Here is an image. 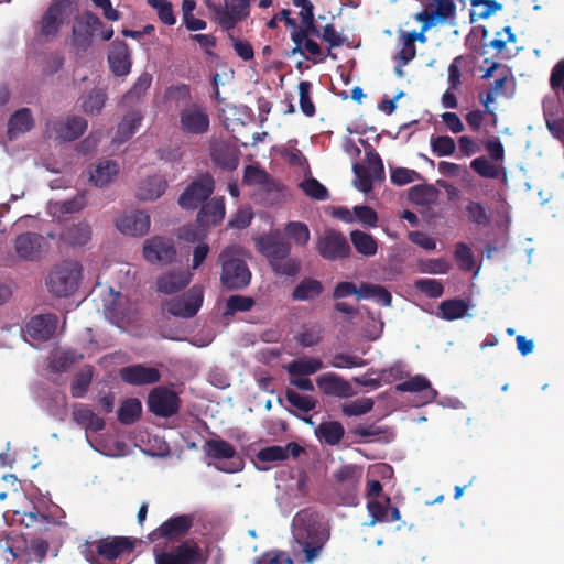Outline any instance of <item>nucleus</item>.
I'll list each match as a JSON object with an SVG mask.
<instances>
[{"instance_id":"a878e982","label":"nucleus","mask_w":564,"mask_h":564,"mask_svg":"<svg viewBox=\"0 0 564 564\" xmlns=\"http://www.w3.org/2000/svg\"><path fill=\"white\" fill-rule=\"evenodd\" d=\"M57 323L55 314H41L30 319L26 329L32 338L47 340L55 334Z\"/></svg>"},{"instance_id":"603ef678","label":"nucleus","mask_w":564,"mask_h":564,"mask_svg":"<svg viewBox=\"0 0 564 564\" xmlns=\"http://www.w3.org/2000/svg\"><path fill=\"white\" fill-rule=\"evenodd\" d=\"M470 169L485 178H498L502 167L491 163L486 156H478L470 162Z\"/></svg>"},{"instance_id":"aec40b11","label":"nucleus","mask_w":564,"mask_h":564,"mask_svg":"<svg viewBox=\"0 0 564 564\" xmlns=\"http://www.w3.org/2000/svg\"><path fill=\"white\" fill-rule=\"evenodd\" d=\"M192 273L187 270H170L156 280V290L163 294H174L184 290L192 281Z\"/></svg>"},{"instance_id":"79ce46f5","label":"nucleus","mask_w":564,"mask_h":564,"mask_svg":"<svg viewBox=\"0 0 564 564\" xmlns=\"http://www.w3.org/2000/svg\"><path fill=\"white\" fill-rule=\"evenodd\" d=\"M359 300L361 299H373L377 303L384 307H389L392 304L391 293L382 285L362 283L360 285Z\"/></svg>"},{"instance_id":"ddd939ff","label":"nucleus","mask_w":564,"mask_h":564,"mask_svg":"<svg viewBox=\"0 0 564 564\" xmlns=\"http://www.w3.org/2000/svg\"><path fill=\"white\" fill-rule=\"evenodd\" d=\"M18 257L24 261H39L50 250V243L44 236L36 232L20 234L14 240Z\"/></svg>"},{"instance_id":"b1692460","label":"nucleus","mask_w":564,"mask_h":564,"mask_svg":"<svg viewBox=\"0 0 564 564\" xmlns=\"http://www.w3.org/2000/svg\"><path fill=\"white\" fill-rule=\"evenodd\" d=\"M111 72L116 76H126L131 69V56L129 46L124 41L116 40L111 44L108 55Z\"/></svg>"},{"instance_id":"c85d7f7f","label":"nucleus","mask_w":564,"mask_h":564,"mask_svg":"<svg viewBox=\"0 0 564 564\" xmlns=\"http://www.w3.org/2000/svg\"><path fill=\"white\" fill-rule=\"evenodd\" d=\"M167 186L166 180L161 175H152L141 182L137 191V197L141 200H154L160 198Z\"/></svg>"},{"instance_id":"412c9836","label":"nucleus","mask_w":564,"mask_h":564,"mask_svg":"<svg viewBox=\"0 0 564 564\" xmlns=\"http://www.w3.org/2000/svg\"><path fill=\"white\" fill-rule=\"evenodd\" d=\"M28 550V540L15 530L0 531V552L6 561L17 560L24 556Z\"/></svg>"},{"instance_id":"de8ad7c7","label":"nucleus","mask_w":564,"mask_h":564,"mask_svg":"<svg viewBox=\"0 0 564 564\" xmlns=\"http://www.w3.org/2000/svg\"><path fill=\"white\" fill-rule=\"evenodd\" d=\"M284 234L300 247L306 246L311 238L307 225L302 221L293 220L286 223L284 226Z\"/></svg>"},{"instance_id":"2f4dec72","label":"nucleus","mask_w":564,"mask_h":564,"mask_svg":"<svg viewBox=\"0 0 564 564\" xmlns=\"http://www.w3.org/2000/svg\"><path fill=\"white\" fill-rule=\"evenodd\" d=\"M324 292L323 283L314 278H304L292 291L293 301H314Z\"/></svg>"},{"instance_id":"338daca9","label":"nucleus","mask_w":564,"mask_h":564,"mask_svg":"<svg viewBox=\"0 0 564 564\" xmlns=\"http://www.w3.org/2000/svg\"><path fill=\"white\" fill-rule=\"evenodd\" d=\"M420 271L429 274H445L452 268L451 263L444 259H426L420 261Z\"/></svg>"},{"instance_id":"393cba45","label":"nucleus","mask_w":564,"mask_h":564,"mask_svg":"<svg viewBox=\"0 0 564 564\" xmlns=\"http://www.w3.org/2000/svg\"><path fill=\"white\" fill-rule=\"evenodd\" d=\"M226 214L225 198L214 197L202 205L197 214V223L200 227H212L219 225Z\"/></svg>"},{"instance_id":"5fc2aeb1","label":"nucleus","mask_w":564,"mask_h":564,"mask_svg":"<svg viewBox=\"0 0 564 564\" xmlns=\"http://www.w3.org/2000/svg\"><path fill=\"white\" fill-rule=\"evenodd\" d=\"M430 145L436 156H451L456 151V142L449 135H432Z\"/></svg>"},{"instance_id":"680f3d73","label":"nucleus","mask_w":564,"mask_h":564,"mask_svg":"<svg viewBox=\"0 0 564 564\" xmlns=\"http://www.w3.org/2000/svg\"><path fill=\"white\" fill-rule=\"evenodd\" d=\"M414 288L431 299L441 297L444 293L443 284L435 279H417L414 281Z\"/></svg>"},{"instance_id":"f704fd0d","label":"nucleus","mask_w":564,"mask_h":564,"mask_svg":"<svg viewBox=\"0 0 564 564\" xmlns=\"http://www.w3.org/2000/svg\"><path fill=\"white\" fill-rule=\"evenodd\" d=\"M324 365L318 358H299L285 366L290 377H307L323 369Z\"/></svg>"},{"instance_id":"a19ab883","label":"nucleus","mask_w":564,"mask_h":564,"mask_svg":"<svg viewBox=\"0 0 564 564\" xmlns=\"http://www.w3.org/2000/svg\"><path fill=\"white\" fill-rule=\"evenodd\" d=\"M63 14L62 4L53 3L46 10L42 18L41 32L45 36L55 35L61 26V17Z\"/></svg>"},{"instance_id":"0eeeda50","label":"nucleus","mask_w":564,"mask_h":564,"mask_svg":"<svg viewBox=\"0 0 564 564\" xmlns=\"http://www.w3.org/2000/svg\"><path fill=\"white\" fill-rule=\"evenodd\" d=\"M206 455L213 459H227L228 462L218 463L215 467L224 473H238L243 468L242 458L237 455L235 447L221 438L208 440L205 444Z\"/></svg>"},{"instance_id":"f257e3e1","label":"nucleus","mask_w":564,"mask_h":564,"mask_svg":"<svg viewBox=\"0 0 564 564\" xmlns=\"http://www.w3.org/2000/svg\"><path fill=\"white\" fill-rule=\"evenodd\" d=\"M292 535L299 550L304 553L305 561L312 563L328 541L329 531L317 511L305 508L293 517Z\"/></svg>"},{"instance_id":"09e8293b","label":"nucleus","mask_w":564,"mask_h":564,"mask_svg":"<svg viewBox=\"0 0 564 564\" xmlns=\"http://www.w3.org/2000/svg\"><path fill=\"white\" fill-rule=\"evenodd\" d=\"M394 389L398 392H421L429 389L432 399L437 394L436 390L431 388L429 379L421 375H416L406 381L398 383Z\"/></svg>"},{"instance_id":"2eb2a0df","label":"nucleus","mask_w":564,"mask_h":564,"mask_svg":"<svg viewBox=\"0 0 564 564\" xmlns=\"http://www.w3.org/2000/svg\"><path fill=\"white\" fill-rule=\"evenodd\" d=\"M102 26V21L95 13L84 12L73 28L72 42L74 47L78 52L87 51L93 43L94 32Z\"/></svg>"},{"instance_id":"bb28decb","label":"nucleus","mask_w":564,"mask_h":564,"mask_svg":"<svg viewBox=\"0 0 564 564\" xmlns=\"http://www.w3.org/2000/svg\"><path fill=\"white\" fill-rule=\"evenodd\" d=\"M239 150L236 145L219 142L212 147L210 156L213 162L228 171H232L239 163Z\"/></svg>"},{"instance_id":"dca6fc26","label":"nucleus","mask_w":564,"mask_h":564,"mask_svg":"<svg viewBox=\"0 0 564 564\" xmlns=\"http://www.w3.org/2000/svg\"><path fill=\"white\" fill-rule=\"evenodd\" d=\"M193 527V517L189 514L174 516L164 521L159 528L149 534L151 542L160 539L177 541L187 535Z\"/></svg>"},{"instance_id":"3c124183","label":"nucleus","mask_w":564,"mask_h":564,"mask_svg":"<svg viewBox=\"0 0 564 564\" xmlns=\"http://www.w3.org/2000/svg\"><path fill=\"white\" fill-rule=\"evenodd\" d=\"M285 400L293 408L304 413L313 411L318 403L314 397L301 394L292 389L285 391Z\"/></svg>"},{"instance_id":"052dcab7","label":"nucleus","mask_w":564,"mask_h":564,"mask_svg":"<svg viewBox=\"0 0 564 564\" xmlns=\"http://www.w3.org/2000/svg\"><path fill=\"white\" fill-rule=\"evenodd\" d=\"M312 84L307 80H302L299 84L300 108L306 117H313L316 112L315 105L311 98Z\"/></svg>"},{"instance_id":"e2e57ef3","label":"nucleus","mask_w":564,"mask_h":564,"mask_svg":"<svg viewBox=\"0 0 564 564\" xmlns=\"http://www.w3.org/2000/svg\"><path fill=\"white\" fill-rule=\"evenodd\" d=\"M254 303L251 296L231 295L227 300L225 315H234L237 312H248L254 306Z\"/></svg>"},{"instance_id":"423d86ee","label":"nucleus","mask_w":564,"mask_h":564,"mask_svg":"<svg viewBox=\"0 0 564 564\" xmlns=\"http://www.w3.org/2000/svg\"><path fill=\"white\" fill-rule=\"evenodd\" d=\"M206 557L193 539L185 540L170 551H155V564H205Z\"/></svg>"},{"instance_id":"a18cd8bd","label":"nucleus","mask_w":564,"mask_h":564,"mask_svg":"<svg viewBox=\"0 0 564 564\" xmlns=\"http://www.w3.org/2000/svg\"><path fill=\"white\" fill-rule=\"evenodd\" d=\"M94 377V367L86 365L74 378L70 384L73 398H83L88 391Z\"/></svg>"},{"instance_id":"49530a36","label":"nucleus","mask_w":564,"mask_h":564,"mask_svg":"<svg viewBox=\"0 0 564 564\" xmlns=\"http://www.w3.org/2000/svg\"><path fill=\"white\" fill-rule=\"evenodd\" d=\"M142 413L141 402L135 398L127 399L122 402L118 410V420L122 424L129 425L134 423Z\"/></svg>"},{"instance_id":"a211bd4d","label":"nucleus","mask_w":564,"mask_h":564,"mask_svg":"<svg viewBox=\"0 0 564 564\" xmlns=\"http://www.w3.org/2000/svg\"><path fill=\"white\" fill-rule=\"evenodd\" d=\"M119 375L123 382L131 386L153 384L161 379V373L156 368L143 364L122 367Z\"/></svg>"},{"instance_id":"4be33fe9","label":"nucleus","mask_w":564,"mask_h":564,"mask_svg":"<svg viewBox=\"0 0 564 564\" xmlns=\"http://www.w3.org/2000/svg\"><path fill=\"white\" fill-rule=\"evenodd\" d=\"M116 226L124 235L141 237L149 232L150 217L143 212L135 210L119 218Z\"/></svg>"},{"instance_id":"13d9d810","label":"nucleus","mask_w":564,"mask_h":564,"mask_svg":"<svg viewBox=\"0 0 564 564\" xmlns=\"http://www.w3.org/2000/svg\"><path fill=\"white\" fill-rule=\"evenodd\" d=\"M367 364V360L362 359L361 357L345 352L335 354L329 361V365L337 369L359 368L365 367Z\"/></svg>"},{"instance_id":"7ed1b4c3","label":"nucleus","mask_w":564,"mask_h":564,"mask_svg":"<svg viewBox=\"0 0 564 564\" xmlns=\"http://www.w3.org/2000/svg\"><path fill=\"white\" fill-rule=\"evenodd\" d=\"M82 276V267L76 261H63L54 265L46 278V288L57 297H66L73 294Z\"/></svg>"},{"instance_id":"6ab92c4d","label":"nucleus","mask_w":564,"mask_h":564,"mask_svg":"<svg viewBox=\"0 0 564 564\" xmlns=\"http://www.w3.org/2000/svg\"><path fill=\"white\" fill-rule=\"evenodd\" d=\"M318 389L325 394L337 398L352 395L351 384L335 372H326L316 378Z\"/></svg>"},{"instance_id":"39448f33","label":"nucleus","mask_w":564,"mask_h":564,"mask_svg":"<svg viewBox=\"0 0 564 564\" xmlns=\"http://www.w3.org/2000/svg\"><path fill=\"white\" fill-rule=\"evenodd\" d=\"M178 128L184 134L203 135L209 131L210 119L207 107L202 102H191L178 113Z\"/></svg>"},{"instance_id":"58836bf2","label":"nucleus","mask_w":564,"mask_h":564,"mask_svg":"<svg viewBox=\"0 0 564 564\" xmlns=\"http://www.w3.org/2000/svg\"><path fill=\"white\" fill-rule=\"evenodd\" d=\"M516 42L517 35L513 33L512 28L507 25L501 31L496 33L495 39L484 43L479 48L476 50V52L479 55L485 56L488 53L487 47H491L497 52V55H500L506 48L507 43Z\"/></svg>"},{"instance_id":"473e14b6","label":"nucleus","mask_w":564,"mask_h":564,"mask_svg":"<svg viewBox=\"0 0 564 564\" xmlns=\"http://www.w3.org/2000/svg\"><path fill=\"white\" fill-rule=\"evenodd\" d=\"M344 435V425L338 421H324L315 429V436L329 446L338 445Z\"/></svg>"},{"instance_id":"cd10ccee","label":"nucleus","mask_w":564,"mask_h":564,"mask_svg":"<svg viewBox=\"0 0 564 564\" xmlns=\"http://www.w3.org/2000/svg\"><path fill=\"white\" fill-rule=\"evenodd\" d=\"M58 238L70 247L85 246L91 239V228L86 221L72 224L62 230Z\"/></svg>"},{"instance_id":"4468645a","label":"nucleus","mask_w":564,"mask_h":564,"mask_svg":"<svg viewBox=\"0 0 564 564\" xmlns=\"http://www.w3.org/2000/svg\"><path fill=\"white\" fill-rule=\"evenodd\" d=\"M204 302L203 288L193 285L182 297H175L166 303V311L182 318H192L200 310Z\"/></svg>"},{"instance_id":"5701e85b","label":"nucleus","mask_w":564,"mask_h":564,"mask_svg":"<svg viewBox=\"0 0 564 564\" xmlns=\"http://www.w3.org/2000/svg\"><path fill=\"white\" fill-rule=\"evenodd\" d=\"M87 129V121L79 116H70L63 120L52 123V130L56 138L62 141H73L78 139Z\"/></svg>"},{"instance_id":"c03bdc74","label":"nucleus","mask_w":564,"mask_h":564,"mask_svg":"<svg viewBox=\"0 0 564 564\" xmlns=\"http://www.w3.org/2000/svg\"><path fill=\"white\" fill-rule=\"evenodd\" d=\"M471 10H470V21L474 22L476 20H485L495 14L498 11H501L503 6L502 3L496 0H470Z\"/></svg>"},{"instance_id":"c756f323","label":"nucleus","mask_w":564,"mask_h":564,"mask_svg":"<svg viewBox=\"0 0 564 564\" xmlns=\"http://www.w3.org/2000/svg\"><path fill=\"white\" fill-rule=\"evenodd\" d=\"M73 420L79 426L90 432H99L105 429L104 419L99 417L93 410L85 404H79L74 408Z\"/></svg>"},{"instance_id":"9b49d317","label":"nucleus","mask_w":564,"mask_h":564,"mask_svg":"<svg viewBox=\"0 0 564 564\" xmlns=\"http://www.w3.org/2000/svg\"><path fill=\"white\" fill-rule=\"evenodd\" d=\"M180 403L178 395L163 386L154 388L147 400L149 411L159 417H171L177 414Z\"/></svg>"},{"instance_id":"1a4fd4ad","label":"nucleus","mask_w":564,"mask_h":564,"mask_svg":"<svg viewBox=\"0 0 564 564\" xmlns=\"http://www.w3.org/2000/svg\"><path fill=\"white\" fill-rule=\"evenodd\" d=\"M142 254L151 264L165 265L175 260L177 251L172 238L153 236L144 241Z\"/></svg>"},{"instance_id":"e433bc0d","label":"nucleus","mask_w":564,"mask_h":564,"mask_svg":"<svg viewBox=\"0 0 564 564\" xmlns=\"http://www.w3.org/2000/svg\"><path fill=\"white\" fill-rule=\"evenodd\" d=\"M119 173V164L116 161L107 160L100 162L90 172V181L98 187L107 186Z\"/></svg>"},{"instance_id":"0e129e2a","label":"nucleus","mask_w":564,"mask_h":564,"mask_svg":"<svg viewBox=\"0 0 564 564\" xmlns=\"http://www.w3.org/2000/svg\"><path fill=\"white\" fill-rule=\"evenodd\" d=\"M455 259L460 270L469 272L475 267V258L471 249L464 242H458L454 252Z\"/></svg>"},{"instance_id":"4d7b16f0","label":"nucleus","mask_w":564,"mask_h":564,"mask_svg":"<svg viewBox=\"0 0 564 564\" xmlns=\"http://www.w3.org/2000/svg\"><path fill=\"white\" fill-rule=\"evenodd\" d=\"M375 402L371 398H360L341 405V412L346 416H359L372 410Z\"/></svg>"},{"instance_id":"69168bd1","label":"nucleus","mask_w":564,"mask_h":564,"mask_svg":"<svg viewBox=\"0 0 564 564\" xmlns=\"http://www.w3.org/2000/svg\"><path fill=\"white\" fill-rule=\"evenodd\" d=\"M465 210L467 213L468 219L471 223L480 226H487L490 224V217L482 204L470 200L466 205Z\"/></svg>"},{"instance_id":"72a5a7b5","label":"nucleus","mask_w":564,"mask_h":564,"mask_svg":"<svg viewBox=\"0 0 564 564\" xmlns=\"http://www.w3.org/2000/svg\"><path fill=\"white\" fill-rule=\"evenodd\" d=\"M243 183L247 185H260L267 192L278 189V183L258 165H247L243 172Z\"/></svg>"},{"instance_id":"f03ea898","label":"nucleus","mask_w":564,"mask_h":564,"mask_svg":"<svg viewBox=\"0 0 564 564\" xmlns=\"http://www.w3.org/2000/svg\"><path fill=\"white\" fill-rule=\"evenodd\" d=\"M221 265L220 283L227 290H242L251 282V271L245 260L243 250L228 246L218 256Z\"/></svg>"},{"instance_id":"864d4df0","label":"nucleus","mask_w":564,"mask_h":564,"mask_svg":"<svg viewBox=\"0 0 564 564\" xmlns=\"http://www.w3.org/2000/svg\"><path fill=\"white\" fill-rule=\"evenodd\" d=\"M106 93L101 89L93 90L82 100V109L87 115H97L106 102Z\"/></svg>"},{"instance_id":"8fccbe9b","label":"nucleus","mask_w":564,"mask_h":564,"mask_svg":"<svg viewBox=\"0 0 564 564\" xmlns=\"http://www.w3.org/2000/svg\"><path fill=\"white\" fill-rule=\"evenodd\" d=\"M151 83L152 75L147 72L142 73L131 89L123 95L122 101L127 105L138 101L150 88Z\"/></svg>"},{"instance_id":"f3484780","label":"nucleus","mask_w":564,"mask_h":564,"mask_svg":"<svg viewBox=\"0 0 564 564\" xmlns=\"http://www.w3.org/2000/svg\"><path fill=\"white\" fill-rule=\"evenodd\" d=\"M256 246L269 264L274 260L290 256L292 249L291 242L282 237L280 232L261 236Z\"/></svg>"},{"instance_id":"f8f14e48","label":"nucleus","mask_w":564,"mask_h":564,"mask_svg":"<svg viewBox=\"0 0 564 564\" xmlns=\"http://www.w3.org/2000/svg\"><path fill=\"white\" fill-rule=\"evenodd\" d=\"M316 249L322 258L329 261L346 259L351 254L346 237L334 229L324 232L316 243Z\"/></svg>"},{"instance_id":"9d476101","label":"nucleus","mask_w":564,"mask_h":564,"mask_svg":"<svg viewBox=\"0 0 564 564\" xmlns=\"http://www.w3.org/2000/svg\"><path fill=\"white\" fill-rule=\"evenodd\" d=\"M215 181L212 175L204 174L193 181L178 197L182 208L194 210L213 194Z\"/></svg>"},{"instance_id":"37998d69","label":"nucleus","mask_w":564,"mask_h":564,"mask_svg":"<svg viewBox=\"0 0 564 564\" xmlns=\"http://www.w3.org/2000/svg\"><path fill=\"white\" fill-rule=\"evenodd\" d=\"M440 316L446 321H455L465 316L468 311V304L462 299H451L443 301L440 306Z\"/></svg>"},{"instance_id":"c9c22d12","label":"nucleus","mask_w":564,"mask_h":564,"mask_svg":"<svg viewBox=\"0 0 564 564\" xmlns=\"http://www.w3.org/2000/svg\"><path fill=\"white\" fill-rule=\"evenodd\" d=\"M34 127V119L29 108H21L9 119L8 134L13 139L19 133H25Z\"/></svg>"},{"instance_id":"bf43d9fd","label":"nucleus","mask_w":564,"mask_h":564,"mask_svg":"<svg viewBox=\"0 0 564 564\" xmlns=\"http://www.w3.org/2000/svg\"><path fill=\"white\" fill-rule=\"evenodd\" d=\"M303 192L316 200H326L329 197L327 188L316 178L310 177L300 184Z\"/></svg>"},{"instance_id":"774afa93","label":"nucleus","mask_w":564,"mask_h":564,"mask_svg":"<svg viewBox=\"0 0 564 564\" xmlns=\"http://www.w3.org/2000/svg\"><path fill=\"white\" fill-rule=\"evenodd\" d=\"M550 87L557 96H564V58L553 66L550 74Z\"/></svg>"},{"instance_id":"6e6552de","label":"nucleus","mask_w":564,"mask_h":564,"mask_svg":"<svg viewBox=\"0 0 564 564\" xmlns=\"http://www.w3.org/2000/svg\"><path fill=\"white\" fill-rule=\"evenodd\" d=\"M361 476V469L356 465L341 466L334 473L335 489L345 505L357 503Z\"/></svg>"},{"instance_id":"ea45409f","label":"nucleus","mask_w":564,"mask_h":564,"mask_svg":"<svg viewBox=\"0 0 564 564\" xmlns=\"http://www.w3.org/2000/svg\"><path fill=\"white\" fill-rule=\"evenodd\" d=\"M269 267L278 276L294 278L300 273L302 263L299 258L286 256L274 260Z\"/></svg>"},{"instance_id":"20e7f679","label":"nucleus","mask_w":564,"mask_h":564,"mask_svg":"<svg viewBox=\"0 0 564 564\" xmlns=\"http://www.w3.org/2000/svg\"><path fill=\"white\" fill-rule=\"evenodd\" d=\"M204 3L213 20L225 31L234 29L249 14V0H224V6L214 0H205Z\"/></svg>"},{"instance_id":"7c9ffc66","label":"nucleus","mask_w":564,"mask_h":564,"mask_svg":"<svg viewBox=\"0 0 564 564\" xmlns=\"http://www.w3.org/2000/svg\"><path fill=\"white\" fill-rule=\"evenodd\" d=\"M143 115L139 110H132L124 115L120 123L118 124L113 142L121 144L129 140L141 126Z\"/></svg>"},{"instance_id":"4c0bfd02","label":"nucleus","mask_w":564,"mask_h":564,"mask_svg":"<svg viewBox=\"0 0 564 564\" xmlns=\"http://www.w3.org/2000/svg\"><path fill=\"white\" fill-rule=\"evenodd\" d=\"M350 241L358 253L364 257H373L378 251L376 238L361 230H352L349 235Z\"/></svg>"},{"instance_id":"6e6d98bb","label":"nucleus","mask_w":564,"mask_h":564,"mask_svg":"<svg viewBox=\"0 0 564 564\" xmlns=\"http://www.w3.org/2000/svg\"><path fill=\"white\" fill-rule=\"evenodd\" d=\"M50 545L48 542L42 538H35L28 542V550L24 554L26 561H35L42 563L47 555Z\"/></svg>"}]
</instances>
